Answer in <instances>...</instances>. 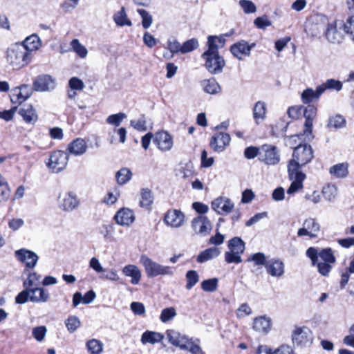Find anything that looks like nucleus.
Returning <instances> with one entry per match:
<instances>
[{
	"label": "nucleus",
	"mask_w": 354,
	"mask_h": 354,
	"mask_svg": "<svg viewBox=\"0 0 354 354\" xmlns=\"http://www.w3.org/2000/svg\"><path fill=\"white\" fill-rule=\"evenodd\" d=\"M116 136H118L120 142L124 143L127 136L126 129L124 127L110 129L108 131V140L110 143L113 144L117 140Z\"/></svg>",
	"instance_id": "36"
},
{
	"label": "nucleus",
	"mask_w": 354,
	"mask_h": 354,
	"mask_svg": "<svg viewBox=\"0 0 354 354\" xmlns=\"http://www.w3.org/2000/svg\"><path fill=\"white\" fill-rule=\"evenodd\" d=\"M80 324V319L75 315L69 316L65 321L66 327L71 333L77 330Z\"/></svg>",
	"instance_id": "49"
},
{
	"label": "nucleus",
	"mask_w": 354,
	"mask_h": 354,
	"mask_svg": "<svg viewBox=\"0 0 354 354\" xmlns=\"http://www.w3.org/2000/svg\"><path fill=\"white\" fill-rule=\"evenodd\" d=\"M113 20L115 24L120 26H131L132 25L131 20L127 18L124 7L113 15Z\"/></svg>",
	"instance_id": "43"
},
{
	"label": "nucleus",
	"mask_w": 354,
	"mask_h": 354,
	"mask_svg": "<svg viewBox=\"0 0 354 354\" xmlns=\"http://www.w3.org/2000/svg\"><path fill=\"white\" fill-rule=\"evenodd\" d=\"M103 343L96 339H92L86 342V348L90 354H100L103 351Z\"/></svg>",
	"instance_id": "45"
},
{
	"label": "nucleus",
	"mask_w": 354,
	"mask_h": 354,
	"mask_svg": "<svg viewBox=\"0 0 354 354\" xmlns=\"http://www.w3.org/2000/svg\"><path fill=\"white\" fill-rule=\"evenodd\" d=\"M130 125L137 131L143 132L147 130V120L145 115H141L138 120L130 121Z\"/></svg>",
	"instance_id": "55"
},
{
	"label": "nucleus",
	"mask_w": 354,
	"mask_h": 354,
	"mask_svg": "<svg viewBox=\"0 0 354 354\" xmlns=\"http://www.w3.org/2000/svg\"><path fill=\"white\" fill-rule=\"evenodd\" d=\"M234 203L225 197H219L212 202V208L218 214H227L234 208Z\"/></svg>",
	"instance_id": "20"
},
{
	"label": "nucleus",
	"mask_w": 354,
	"mask_h": 354,
	"mask_svg": "<svg viewBox=\"0 0 354 354\" xmlns=\"http://www.w3.org/2000/svg\"><path fill=\"white\" fill-rule=\"evenodd\" d=\"M115 222L120 225H129L133 223L135 216L133 212L129 208H122L114 216Z\"/></svg>",
	"instance_id": "26"
},
{
	"label": "nucleus",
	"mask_w": 354,
	"mask_h": 354,
	"mask_svg": "<svg viewBox=\"0 0 354 354\" xmlns=\"http://www.w3.org/2000/svg\"><path fill=\"white\" fill-rule=\"evenodd\" d=\"M259 160L267 165H276L280 161V154L275 146L263 145L260 147Z\"/></svg>",
	"instance_id": "10"
},
{
	"label": "nucleus",
	"mask_w": 354,
	"mask_h": 354,
	"mask_svg": "<svg viewBox=\"0 0 354 354\" xmlns=\"http://www.w3.org/2000/svg\"><path fill=\"white\" fill-rule=\"evenodd\" d=\"M340 29L341 26L338 29L336 21L328 23L325 32L326 39L331 44L342 43L344 39V34Z\"/></svg>",
	"instance_id": "19"
},
{
	"label": "nucleus",
	"mask_w": 354,
	"mask_h": 354,
	"mask_svg": "<svg viewBox=\"0 0 354 354\" xmlns=\"http://www.w3.org/2000/svg\"><path fill=\"white\" fill-rule=\"evenodd\" d=\"M229 251L225 252V260L227 263H240L242 261L241 254L245 248V242L238 236H235L228 241Z\"/></svg>",
	"instance_id": "5"
},
{
	"label": "nucleus",
	"mask_w": 354,
	"mask_h": 354,
	"mask_svg": "<svg viewBox=\"0 0 354 354\" xmlns=\"http://www.w3.org/2000/svg\"><path fill=\"white\" fill-rule=\"evenodd\" d=\"M24 288L15 297L17 304H25L28 299L35 303H45L49 299V293L42 288Z\"/></svg>",
	"instance_id": "3"
},
{
	"label": "nucleus",
	"mask_w": 354,
	"mask_h": 354,
	"mask_svg": "<svg viewBox=\"0 0 354 354\" xmlns=\"http://www.w3.org/2000/svg\"><path fill=\"white\" fill-rule=\"evenodd\" d=\"M168 341L172 345L179 347L182 350L188 349L189 339L184 335L174 330H168L166 332Z\"/></svg>",
	"instance_id": "22"
},
{
	"label": "nucleus",
	"mask_w": 354,
	"mask_h": 354,
	"mask_svg": "<svg viewBox=\"0 0 354 354\" xmlns=\"http://www.w3.org/2000/svg\"><path fill=\"white\" fill-rule=\"evenodd\" d=\"M322 194L326 200L332 201L337 196V188L335 185H328L324 187Z\"/></svg>",
	"instance_id": "56"
},
{
	"label": "nucleus",
	"mask_w": 354,
	"mask_h": 354,
	"mask_svg": "<svg viewBox=\"0 0 354 354\" xmlns=\"http://www.w3.org/2000/svg\"><path fill=\"white\" fill-rule=\"evenodd\" d=\"M254 46V43L249 44L246 41L241 40L231 46L230 51L235 57L241 60L250 55L251 50Z\"/></svg>",
	"instance_id": "16"
},
{
	"label": "nucleus",
	"mask_w": 354,
	"mask_h": 354,
	"mask_svg": "<svg viewBox=\"0 0 354 354\" xmlns=\"http://www.w3.org/2000/svg\"><path fill=\"white\" fill-rule=\"evenodd\" d=\"M55 88V80L49 75L43 74L36 77L32 83V88L37 92H47Z\"/></svg>",
	"instance_id": "13"
},
{
	"label": "nucleus",
	"mask_w": 354,
	"mask_h": 354,
	"mask_svg": "<svg viewBox=\"0 0 354 354\" xmlns=\"http://www.w3.org/2000/svg\"><path fill=\"white\" fill-rule=\"evenodd\" d=\"M253 329L259 333H268L271 329V319L260 316L254 319Z\"/></svg>",
	"instance_id": "30"
},
{
	"label": "nucleus",
	"mask_w": 354,
	"mask_h": 354,
	"mask_svg": "<svg viewBox=\"0 0 354 354\" xmlns=\"http://www.w3.org/2000/svg\"><path fill=\"white\" fill-rule=\"evenodd\" d=\"M122 272L124 275L131 277L132 284H138L141 278V272L135 265H128L123 268Z\"/></svg>",
	"instance_id": "33"
},
{
	"label": "nucleus",
	"mask_w": 354,
	"mask_h": 354,
	"mask_svg": "<svg viewBox=\"0 0 354 354\" xmlns=\"http://www.w3.org/2000/svg\"><path fill=\"white\" fill-rule=\"evenodd\" d=\"M117 183L120 185H124L132 178V172L127 167H123L117 171L115 174Z\"/></svg>",
	"instance_id": "44"
},
{
	"label": "nucleus",
	"mask_w": 354,
	"mask_h": 354,
	"mask_svg": "<svg viewBox=\"0 0 354 354\" xmlns=\"http://www.w3.org/2000/svg\"><path fill=\"white\" fill-rule=\"evenodd\" d=\"M68 161V154L64 151H55L46 162V166L53 173H59L64 170Z\"/></svg>",
	"instance_id": "7"
},
{
	"label": "nucleus",
	"mask_w": 354,
	"mask_h": 354,
	"mask_svg": "<svg viewBox=\"0 0 354 354\" xmlns=\"http://www.w3.org/2000/svg\"><path fill=\"white\" fill-rule=\"evenodd\" d=\"M313 335L307 326H296L292 332V343L298 346H308L313 343Z\"/></svg>",
	"instance_id": "8"
},
{
	"label": "nucleus",
	"mask_w": 354,
	"mask_h": 354,
	"mask_svg": "<svg viewBox=\"0 0 354 354\" xmlns=\"http://www.w3.org/2000/svg\"><path fill=\"white\" fill-rule=\"evenodd\" d=\"M16 259L25 264L28 268H34L38 261V255L28 249L21 248L15 252Z\"/></svg>",
	"instance_id": "14"
},
{
	"label": "nucleus",
	"mask_w": 354,
	"mask_h": 354,
	"mask_svg": "<svg viewBox=\"0 0 354 354\" xmlns=\"http://www.w3.org/2000/svg\"><path fill=\"white\" fill-rule=\"evenodd\" d=\"M138 12L142 17V25L143 28L145 29L149 28L153 21L151 15L144 9H138Z\"/></svg>",
	"instance_id": "59"
},
{
	"label": "nucleus",
	"mask_w": 354,
	"mask_h": 354,
	"mask_svg": "<svg viewBox=\"0 0 354 354\" xmlns=\"http://www.w3.org/2000/svg\"><path fill=\"white\" fill-rule=\"evenodd\" d=\"M344 32L349 34L354 40V15L351 16L344 24Z\"/></svg>",
	"instance_id": "64"
},
{
	"label": "nucleus",
	"mask_w": 354,
	"mask_h": 354,
	"mask_svg": "<svg viewBox=\"0 0 354 354\" xmlns=\"http://www.w3.org/2000/svg\"><path fill=\"white\" fill-rule=\"evenodd\" d=\"M218 279L212 278L202 281L201 288L205 292H214L218 288Z\"/></svg>",
	"instance_id": "52"
},
{
	"label": "nucleus",
	"mask_w": 354,
	"mask_h": 354,
	"mask_svg": "<svg viewBox=\"0 0 354 354\" xmlns=\"http://www.w3.org/2000/svg\"><path fill=\"white\" fill-rule=\"evenodd\" d=\"M164 221L167 225L179 227L184 223L185 215L178 209L169 210L165 216Z\"/></svg>",
	"instance_id": "24"
},
{
	"label": "nucleus",
	"mask_w": 354,
	"mask_h": 354,
	"mask_svg": "<svg viewBox=\"0 0 354 354\" xmlns=\"http://www.w3.org/2000/svg\"><path fill=\"white\" fill-rule=\"evenodd\" d=\"M163 338L164 335L160 333L147 330L142 333L140 341L142 344H155L160 342Z\"/></svg>",
	"instance_id": "31"
},
{
	"label": "nucleus",
	"mask_w": 354,
	"mask_h": 354,
	"mask_svg": "<svg viewBox=\"0 0 354 354\" xmlns=\"http://www.w3.org/2000/svg\"><path fill=\"white\" fill-rule=\"evenodd\" d=\"M317 114V109L315 106L308 104L304 109V116L306 119L304 123V135L306 138L311 136L313 120Z\"/></svg>",
	"instance_id": "23"
},
{
	"label": "nucleus",
	"mask_w": 354,
	"mask_h": 354,
	"mask_svg": "<svg viewBox=\"0 0 354 354\" xmlns=\"http://www.w3.org/2000/svg\"><path fill=\"white\" fill-rule=\"evenodd\" d=\"M343 84L339 80L335 79H328L325 82L319 85L318 93H324L326 90H333L339 91L342 89Z\"/></svg>",
	"instance_id": "37"
},
{
	"label": "nucleus",
	"mask_w": 354,
	"mask_h": 354,
	"mask_svg": "<svg viewBox=\"0 0 354 354\" xmlns=\"http://www.w3.org/2000/svg\"><path fill=\"white\" fill-rule=\"evenodd\" d=\"M140 261L145 268L147 277L149 278H153L159 275L171 276L174 272V268L159 264L146 255H142Z\"/></svg>",
	"instance_id": "4"
},
{
	"label": "nucleus",
	"mask_w": 354,
	"mask_h": 354,
	"mask_svg": "<svg viewBox=\"0 0 354 354\" xmlns=\"http://www.w3.org/2000/svg\"><path fill=\"white\" fill-rule=\"evenodd\" d=\"M33 88L28 84L13 88L11 91L10 100L12 103L21 104L27 100L32 93Z\"/></svg>",
	"instance_id": "17"
},
{
	"label": "nucleus",
	"mask_w": 354,
	"mask_h": 354,
	"mask_svg": "<svg viewBox=\"0 0 354 354\" xmlns=\"http://www.w3.org/2000/svg\"><path fill=\"white\" fill-rule=\"evenodd\" d=\"M345 123L346 120L341 115H335L329 118L328 127L339 129L344 127Z\"/></svg>",
	"instance_id": "50"
},
{
	"label": "nucleus",
	"mask_w": 354,
	"mask_h": 354,
	"mask_svg": "<svg viewBox=\"0 0 354 354\" xmlns=\"http://www.w3.org/2000/svg\"><path fill=\"white\" fill-rule=\"evenodd\" d=\"M71 48L80 57L84 58L88 53L86 48L80 44L77 39H74L71 42Z\"/></svg>",
	"instance_id": "53"
},
{
	"label": "nucleus",
	"mask_w": 354,
	"mask_h": 354,
	"mask_svg": "<svg viewBox=\"0 0 354 354\" xmlns=\"http://www.w3.org/2000/svg\"><path fill=\"white\" fill-rule=\"evenodd\" d=\"M202 57L205 60V66L212 74H217L222 72L225 62L223 57L215 50H207Z\"/></svg>",
	"instance_id": "6"
},
{
	"label": "nucleus",
	"mask_w": 354,
	"mask_h": 354,
	"mask_svg": "<svg viewBox=\"0 0 354 354\" xmlns=\"http://www.w3.org/2000/svg\"><path fill=\"white\" fill-rule=\"evenodd\" d=\"M266 114V103L262 101H258L254 104L253 109V118L256 122L258 123L259 120H263Z\"/></svg>",
	"instance_id": "40"
},
{
	"label": "nucleus",
	"mask_w": 354,
	"mask_h": 354,
	"mask_svg": "<svg viewBox=\"0 0 354 354\" xmlns=\"http://www.w3.org/2000/svg\"><path fill=\"white\" fill-rule=\"evenodd\" d=\"M21 45L24 46L32 55V53L39 49L41 46V40L37 35L32 34L26 37Z\"/></svg>",
	"instance_id": "35"
},
{
	"label": "nucleus",
	"mask_w": 354,
	"mask_h": 354,
	"mask_svg": "<svg viewBox=\"0 0 354 354\" xmlns=\"http://www.w3.org/2000/svg\"><path fill=\"white\" fill-rule=\"evenodd\" d=\"M239 6L243 10L246 14L254 13L257 11V7L255 4L249 0H240Z\"/></svg>",
	"instance_id": "60"
},
{
	"label": "nucleus",
	"mask_w": 354,
	"mask_h": 354,
	"mask_svg": "<svg viewBox=\"0 0 354 354\" xmlns=\"http://www.w3.org/2000/svg\"><path fill=\"white\" fill-rule=\"evenodd\" d=\"M254 24L258 28L263 30L272 25L271 21L268 19L266 15L256 18Z\"/></svg>",
	"instance_id": "62"
},
{
	"label": "nucleus",
	"mask_w": 354,
	"mask_h": 354,
	"mask_svg": "<svg viewBox=\"0 0 354 354\" xmlns=\"http://www.w3.org/2000/svg\"><path fill=\"white\" fill-rule=\"evenodd\" d=\"M299 162L295 160H290L288 165V172L289 178L292 183L287 190L288 194H293L303 187V181L306 178V174H304L300 168L302 167Z\"/></svg>",
	"instance_id": "2"
},
{
	"label": "nucleus",
	"mask_w": 354,
	"mask_h": 354,
	"mask_svg": "<svg viewBox=\"0 0 354 354\" xmlns=\"http://www.w3.org/2000/svg\"><path fill=\"white\" fill-rule=\"evenodd\" d=\"M19 114L27 124H35L38 120V115L35 108L29 104H24L19 111Z\"/></svg>",
	"instance_id": "27"
},
{
	"label": "nucleus",
	"mask_w": 354,
	"mask_h": 354,
	"mask_svg": "<svg viewBox=\"0 0 354 354\" xmlns=\"http://www.w3.org/2000/svg\"><path fill=\"white\" fill-rule=\"evenodd\" d=\"M198 46V40L195 38L190 39L182 44V54H185L193 51Z\"/></svg>",
	"instance_id": "57"
},
{
	"label": "nucleus",
	"mask_w": 354,
	"mask_h": 354,
	"mask_svg": "<svg viewBox=\"0 0 354 354\" xmlns=\"http://www.w3.org/2000/svg\"><path fill=\"white\" fill-rule=\"evenodd\" d=\"M79 204L77 196L72 192H68L63 198L60 207L65 212H72L79 206Z\"/></svg>",
	"instance_id": "29"
},
{
	"label": "nucleus",
	"mask_w": 354,
	"mask_h": 354,
	"mask_svg": "<svg viewBox=\"0 0 354 354\" xmlns=\"http://www.w3.org/2000/svg\"><path fill=\"white\" fill-rule=\"evenodd\" d=\"M6 59L14 70H19L29 64L32 55L24 46L15 44L8 48Z\"/></svg>",
	"instance_id": "1"
},
{
	"label": "nucleus",
	"mask_w": 354,
	"mask_h": 354,
	"mask_svg": "<svg viewBox=\"0 0 354 354\" xmlns=\"http://www.w3.org/2000/svg\"><path fill=\"white\" fill-rule=\"evenodd\" d=\"M221 254V250L216 247H212L201 252L197 257L198 263H204L212 259L216 258Z\"/></svg>",
	"instance_id": "34"
},
{
	"label": "nucleus",
	"mask_w": 354,
	"mask_h": 354,
	"mask_svg": "<svg viewBox=\"0 0 354 354\" xmlns=\"http://www.w3.org/2000/svg\"><path fill=\"white\" fill-rule=\"evenodd\" d=\"M41 276L38 275L36 272H30L27 279L24 281V288H38L40 284Z\"/></svg>",
	"instance_id": "46"
},
{
	"label": "nucleus",
	"mask_w": 354,
	"mask_h": 354,
	"mask_svg": "<svg viewBox=\"0 0 354 354\" xmlns=\"http://www.w3.org/2000/svg\"><path fill=\"white\" fill-rule=\"evenodd\" d=\"M330 173L336 178H345L348 174V165L339 163L330 168Z\"/></svg>",
	"instance_id": "41"
},
{
	"label": "nucleus",
	"mask_w": 354,
	"mask_h": 354,
	"mask_svg": "<svg viewBox=\"0 0 354 354\" xmlns=\"http://www.w3.org/2000/svg\"><path fill=\"white\" fill-rule=\"evenodd\" d=\"M153 142L158 148L162 151L170 150L173 146L172 138L166 131L158 132L156 134Z\"/></svg>",
	"instance_id": "25"
},
{
	"label": "nucleus",
	"mask_w": 354,
	"mask_h": 354,
	"mask_svg": "<svg viewBox=\"0 0 354 354\" xmlns=\"http://www.w3.org/2000/svg\"><path fill=\"white\" fill-rule=\"evenodd\" d=\"M47 332V328L44 326H37L32 329V336L38 342L44 340Z\"/></svg>",
	"instance_id": "61"
},
{
	"label": "nucleus",
	"mask_w": 354,
	"mask_h": 354,
	"mask_svg": "<svg viewBox=\"0 0 354 354\" xmlns=\"http://www.w3.org/2000/svg\"><path fill=\"white\" fill-rule=\"evenodd\" d=\"M313 158V150L310 145L307 144L299 145L296 147L292 153V159L305 165Z\"/></svg>",
	"instance_id": "12"
},
{
	"label": "nucleus",
	"mask_w": 354,
	"mask_h": 354,
	"mask_svg": "<svg viewBox=\"0 0 354 354\" xmlns=\"http://www.w3.org/2000/svg\"><path fill=\"white\" fill-rule=\"evenodd\" d=\"M205 92L209 94H216L221 91V87L215 79L211 78L202 82Z\"/></svg>",
	"instance_id": "39"
},
{
	"label": "nucleus",
	"mask_w": 354,
	"mask_h": 354,
	"mask_svg": "<svg viewBox=\"0 0 354 354\" xmlns=\"http://www.w3.org/2000/svg\"><path fill=\"white\" fill-rule=\"evenodd\" d=\"M259 354H293L292 348L288 345H281L274 351H272L267 346L261 345L258 347Z\"/></svg>",
	"instance_id": "32"
},
{
	"label": "nucleus",
	"mask_w": 354,
	"mask_h": 354,
	"mask_svg": "<svg viewBox=\"0 0 354 354\" xmlns=\"http://www.w3.org/2000/svg\"><path fill=\"white\" fill-rule=\"evenodd\" d=\"M153 195L151 190L143 189L141 192L140 206L149 209L153 203Z\"/></svg>",
	"instance_id": "47"
},
{
	"label": "nucleus",
	"mask_w": 354,
	"mask_h": 354,
	"mask_svg": "<svg viewBox=\"0 0 354 354\" xmlns=\"http://www.w3.org/2000/svg\"><path fill=\"white\" fill-rule=\"evenodd\" d=\"M319 86H317L315 90L308 88L305 89L301 93V100L304 104H308L314 100H318L320 96L323 94L322 93H318Z\"/></svg>",
	"instance_id": "38"
},
{
	"label": "nucleus",
	"mask_w": 354,
	"mask_h": 354,
	"mask_svg": "<svg viewBox=\"0 0 354 354\" xmlns=\"http://www.w3.org/2000/svg\"><path fill=\"white\" fill-rule=\"evenodd\" d=\"M176 315V310L174 307L166 308L162 310L160 319L162 323H166L175 317Z\"/></svg>",
	"instance_id": "54"
},
{
	"label": "nucleus",
	"mask_w": 354,
	"mask_h": 354,
	"mask_svg": "<svg viewBox=\"0 0 354 354\" xmlns=\"http://www.w3.org/2000/svg\"><path fill=\"white\" fill-rule=\"evenodd\" d=\"M87 150V145L84 140L82 138H76L67 147V151L70 154L75 156L84 154Z\"/></svg>",
	"instance_id": "28"
},
{
	"label": "nucleus",
	"mask_w": 354,
	"mask_h": 354,
	"mask_svg": "<svg viewBox=\"0 0 354 354\" xmlns=\"http://www.w3.org/2000/svg\"><path fill=\"white\" fill-rule=\"evenodd\" d=\"M230 142V136L229 134L222 132H217L214 134L210 140L211 148L216 152H222L225 150V147Z\"/></svg>",
	"instance_id": "18"
},
{
	"label": "nucleus",
	"mask_w": 354,
	"mask_h": 354,
	"mask_svg": "<svg viewBox=\"0 0 354 354\" xmlns=\"http://www.w3.org/2000/svg\"><path fill=\"white\" fill-rule=\"evenodd\" d=\"M306 254L310 259L313 266L317 263L318 257H320L323 262L330 264H334L336 262V258L331 248H324L319 252L317 248L310 247L306 250Z\"/></svg>",
	"instance_id": "9"
},
{
	"label": "nucleus",
	"mask_w": 354,
	"mask_h": 354,
	"mask_svg": "<svg viewBox=\"0 0 354 354\" xmlns=\"http://www.w3.org/2000/svg\"><path fill=\"white\" fill-rule=\"evenodd\" d=\"M266 270L270 276L281 277L285 272V265L280 259L273 258L268 261Z\"/></svg>",
	"instance_id": "21"
},
{
	"label": "nucleus",
	"mask_w": 354,
	"mask_h": 354,
	"mask_svg": "<svg viewBox=\"0 0 354 354\" xmlns=\"http://www.w3.org/2000/svg\"><path fill=\"white\" fill-rule=\"evenodd\" d=\"M127 118V115L124 113L120 112L116 114H112L109 115L106 122L111 125L115 126V127H119L122 122Z\"/></svg>",
	"instance_id": "48"
},
{
	"label": "nucleus",
	"mask_w": 354,
	"mask_h": 354,
	"mask_svg": "<svg viewBox=\"0 0 354 354\" xmlns=\"http://www.w3.org/2000/svg\"><path fill=\"white\" fill-rule=\"evenodd\" d=\"M199 339H196L195 342H193L192 339H189L188 340V349L192 354H204L201 348L198 345Z\"/></svg>",
	"instance_id": "63"
},
{
	"label": "nucleus",
	"mask_w": 354,
	"mask_h": 354,
	"mask_svg": "<svg viewBox=\"0 0 354 354\" xmlns=\"http://www.w3.org/2000/svg\"><path fill=\"white\" fill-rule=\"evenodd\" d=\"M320 230V225L315 218H308L303 223V227L298 230L297 235L299 236H309L311 238L317 236Z\"/></svg>",
	"instance_id": "15"
},
{
	"label": "nucleus",
	"mask_w": 354,
	"mask_h": 354,
	"mask_svg": "<svg viewBox=\"0 0 354 354\" xmlns=\"http://www.w3.org/2000/svg\"><path fill=\"white\" fill-rule=\"evenodd\" d=\"M187 284L186 288L187 290L192 289L199 281V276L196 271L189 270L186 273Z\"/></svg>",
	"instance_id": "51"
},
{
	"label": "nucleus",
	"mask_w": 354,
	"mask_h": 354,
	"mask_svg": "<svg viewBox=\"0 0 354 354\" xmlns=\"http://www.w3.org/2000/svg\"><path fill=\"white\" fill-rule=\"evenodd\" d=\"M191 227L195 234L205 236L212 230V224L209 219L203 215L194 218L191 222Z\"/></svg>",
	"instance_id": "11"
},
{
	"label": "nucleus",
	"mask_w": 354,
	"mask_h": 354,
	"mask_svg": "<svg viewBox=\"0 0 354 354\" xmlns=\"http://www.w3.org/2000/svg\"><path fill=\"white\" fill-rule=\"evenodd\" d=\"M225 43V39L223 36H209L207 38V50H215L218 52L219 48H223Z\"/></svg>",
	"instance_id": "42"
},
{
	"label": "nucleus",
	"mask_w": 354,
	"mask_h": 354,
	"mask_svg": "<svg viewBox=\"0 0 354 354\" xmlns=\"http://www.w3.org/2000/svg\"><path fill=\"white\" fill-rule=\"evenodd\" d=\"M248 261H254L256 266H265L268 261L264 253L257 252L252 254L248 259Z\"/></svg>",
	"instance_id": "58"
}]
</instances>
